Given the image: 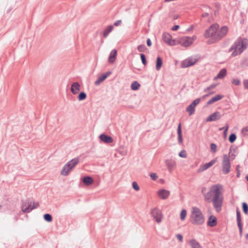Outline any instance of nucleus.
Instances as JSON below:
<instances>
[{
	"label": "nucleus",
	"mask_w": 248,
	"mask_h": 248,
	"mask_svg": "<svg viewBox=\"0 0 248 248\" xmlns=\"http://www.w3.org/2000/svg\"><path fill=\"white\" fill-rule=\"evenodd\" d=\"M186 210L185 209H183L180 213V218L182 220H183L186 218Z\"/></svg>",
	"instance_id": "38"
},
{
	"label": "nucleus",
	"mask_w": 248,
	"mask_h": 248,
	"mask_svg": "<svg viewBox=\"0 0 248 248\" xmlns=\"http://www.w3.org/2000/svg\"><path fill=\"white\" fill-rule=\"evenodd\" d=\"M38 206L39 204L38 203H35V202H33V205H32V202L29 199H28L23 203L21 206V209L24 213H29Z\"/></svg>",
	"instance_id": "8"
},
{
	"label": "nucleus",
	"mask_w": 248,
	"mask_h": 248,
	"mask_svg": "<svg viewBox=\"0 0 248 248\" xmlns=\"http://www.w3.org/2000/svg\"><path fill=\"white\" fill-rule=\"evenodd\" d=\"M121 23H122V20H118L114 22V25L115 26H118L120 25L121 24Z\"/></svg>",
	"instance_id": "51"
},
{
	"label": "nucleus",
	"mask_w": 248,
	"mask_h": 248,
	"mask_svg": "<svg viewBox=\"0 0 248 248\" xmlns=\"http://www.w3.org/2000/svg\"><path fill=\"white\" fill-rule=\"evenodd\" d=\"M219 28V25L217 23L212 24L208 29H207L203 34L204 37L205 38H211V40L207 41L208 44L212 43H215L216 42H214V38L215 37L217 31H218Z\"/></svg>",
	"instance_id": "3"
},
{
	"label": "nucleus",
	"mask_w": 248,
	"mask_h": 248,
	"mask_svg": "<svg viewBox=\"0 0 248 248\" xmlns=\"http://www.w3.org/2000/svg\"><path fill=\"white\" fill-rule=\"evenodd\" d=\"M163 65V61L161 58L159 56H158L156 58V65L155 68L157 71H159L160 70L161 67Z\"/></svg>",
	"instance_id": "27"
},
{
	"label": "nucleus",
	"mask_w": 248,
	"mask_h": 248,
	"mask_svg": "<svg viewBox=\"0 0 248 248\" xmlns=\"http://www.w3.org/2000/svg\"><path fill=\"white\" fill-rule=\"evenodd\" d=\"M231 156H232V159H234L235 156V155L233 154H232L231 155Z\"/></svg>",
	"instance_id": "60"
},
{
	"label": "nucleus",
	"mask_w": 248,
	"mask_h": 248,
	"mask_svg": "<svg viewBox=\"0 0 248 248\" xmlns=\"http://www.w3.org/2000/svg\"><path fill=\"white\" fill-rule=\"evenodd\" d=\"M200 98L194 100L186 108V110L189 112V115L193 114L195 112V107L200 103Z\"/></svg>",
	"instance_id": "14"
},
{
	"label": "nucleus",
	"mask_w": 248,
	"mask_h": 248,
	"mask_svg": "<svg viewBox=\"0 0 248 248\" xmlns=\"http://www.w3.org/2000/svg\"><path fill=\"white\" fill-rule=\"evenodd\" d=\"M176 238L179 240V241L181 242H183V237L182 234H177L176 235Z\"/></svg>",
	"instance_id": "47"
},
{
	"label": "nucleus",
	"mask_w": 248,
	"mask_h": 248,
	"mask_svg": "<svg viewBox=\"0 0 248 248\" xmlns=\"http://www.w3.org/2000/svg\"><path fill=\"white\" fill-rule=\"evenodd\" d=\"M102 81L101 80H100V79L98 78L97 80L95 81V85H96V86H98L99 85L101 82H102Z\"/></svg>",
	"instance_id": "52"
},
{
	"label": "nucleus",
	"mask_w": 248,
	"mask_h": 248,
	"mask_svg": "<svg viewBox=\"0 0 248 248\" xmlns=\"http://www.w3.org/2000/svg\"><path fill=\"white\" fill-rule=\"evenodd\" d=\"M236 220H237V226L239 228L240 235L242 236V230H243V225L241 222L240 211H239V210L238 208L236 209Z\"/></svg>",
	"instance_id": "16"
},
{
	"label": "nucleus",
	"mask_w": 248,
	"mask_h": 248,
	"mask_svg": "<svg viewBox=\"0 0 248 248\" xmlns=\"http://www.w3.org/2000/svg\"><path fill=\"white\" fill-rule=\"evenodd\" d=\"M232 82V84L237 86H239L240 84V81L238 78L233 79Z\"/></svg>",
	"instance_id": "42"
},
{
	"label": "nucleus",
	"mask_w": 248,
	"mask_h": 248,
	"mask_svg": "<svg viewBox=\"0 0 248 248\" xmlns=\"http://www.w3.org/2000/svg\"><path fill=\"white\" fill-rule=\"evenodd\" d=\"M113 29V26L112 25L109 26L107 29H106L103 31V36L104 37H107L108 34L112 31Z\"/></svg>",
	"instance_id": "30"
},
{
	"label": "nucleus",
	"mask_w": 248,
	"mask_h": 248,
	"mask_svg": "<svg viewBox=\"0 0 248 248\" xmlns=\"http://www.w3.org/2000/svg\"><path fill=\"white\" fill-rule=\"evenodd\" d=\"M193 40L190 37H184L181 38L180 40V44L181 46L187 47L190 46L193 43Z\"/></svg>",
	"instance_id": "15"
},
{
	"label": "nucleus",
	"mask_w": 248,
	"mask_h": 248,
	"mask_svg": "<svg viewBox=\"0 0 248 248\" xmlns=\"http://www.w3.org/2000/svg\"><path fill=\"white\" fill-rule=\"evenodd\" d=\"M221 195V194H218V193L217 192L216 196H214V198L212 200L214 207L218 213L220 212L222 209L223 197Z\"/></svg>",
	"instance_id": "6"
},
{
	"label": "nucleus",
	"mask_w": 248,
	"mask_h": 248,
	"mask_svg": "<svg viewBox=\"0 0 248 248\" xmlns=\"http://www.w3.org/2000/svg\"><path fill=\"white\" fill-rule=\"evenodd\" d=\"M248 132V126H246L242 128L241 132L244 135H246L247 133Z\"/></svg>",
	"instance_id": "44"
},
{
	"label": "nucleus",
	"mask_w": 248,
	"mask_h": 248,
	"mask_svg": "<svg viewBox=\"0 0 248 248\" xmlns=\"http://www.w3.org/2000/svg\"><path fill=\"white\" fill-rule=\"evenodd\" d=\"M198 61V59L190 57L183 60L181 64V67L183 68L194 65Z\"/></svg>",
	"instance_id": "11"
},
{
	"label": "nucleus",
	"mask_w": 248,
	"mask_h": 248,
	"mask_svg": "<svg viewBox=\"0 0 248 248\" xmlns=\"http://www.w3.org/2000/svg\"><path fill=\"white\" fill-rule=\"evenodd\" d=\"M221 188V186L219 184L212 186L210 190L204 196L205 200L208 202H210L212 201L211 200H212V199L213 195L214 196H216L217 192L218 193V194L222 193Z\"/></svg>",
	"instance_id": "5"
},
{
	"label": "nucleus",
	"mask_w": 248,
	"mask_h": 248,
	"mask_svg": "<svg viewBox=\"0 0 248 248\" xmlns=\"http://www.w3.org/2000/svg\"><path fill=\"white\" fill-rule=\"evenodd\" d=\"M217 220L216 217L211 216H210L207 222V225L211 227H214L217 225Z\"/></svg>",
	"instance_id": "23"
},
{
	"label": "nucleus",
	"mask_w": 248,
	"mask_h": 248,
	"mask_svg": "<svg viewBox=\"0 0 248 248\" xmlns=\"http://www.w3.org/2000/svg\"><path fill=\"white\" fill-rule=\"evenodd\" d=\"M216 86V84H212L210 86H209V87H207L206 88H205L204 89V91L206 92L208 91H209V90H211L212 89H213V88H215Z\"/></svg>",
	"instance_id": "45"
},
{
	"label": "nucleus",
	"mask_w": 248,
	"mask_h": 248,
	"mask_svg": "<svg viewBox=\"0 0 248 248\" xmlns=\"http://www.w3.org/2000/svg\"><path fill=\"white\" fill-rule=\"evenodd\" d=\"M210 148H211V151L213 153H215L217 152V146L215 143H212L210 144Z\"/></svg>",
	"instance_id": "40"
},
{
	"label": "nucleus",
	"mask_w": 248,
	"mask_h": 248,
	"mask_svg": "<svg viewBox=\"0 0 248 248\" xmlns=\"http://www.w3.org/2000/svg\"><path fill=\"white\" fill-rule=\"evenodd\" d=\"M102 81L101 80H100V79L98 78L97 80L95 81V85H96V86H98L99 85L101 82H102Z\"/></svg>",
	"instance_id": "54"
},
{
	"label": "nucleus",
	"mask_w": 248,
	"mask_h": 248,
	"mask_svg": "<svg viewBox=\"0 0 248 248\" xmlns=\"http://www.w3.org/2000/svg\"><path fill=\"white\" fill-rule=\"evenodd\" d=\"M150 214L157 223H160L162 221L163 215L162 211L158 208L155 207L152 209Z\"/></svg>",
	"instance_id": "9"
},
{
	"label": "nucleus",
	"mask_w": 248,
	"mask_h": 248,
	"mask_svg": "<svg viewBox=\"0 0 248 248\" xmlns=\"http://www.w3.org/2000/svg\"><path fill=\"white\" fill-rule=\"evenodd\" d=\"M189 244L191 248H202L200 243L194 239H191L189 242Z\"/></svg>",
	"instance_id": "25"
},
{
	"label": "nucleus",
	"mask_w": 248,
	"mask_h": 248,
	"mask_svg": "<svg viewBox=\"0 0 248 248\" xmlns=\"http://www.w3.org/2000/svg\"><path fill=\"white\" fill-rule=\"evenodd\" d=\"M80 91V85L77 82L73 83L71 86V91L74 94H77Z\"/></svg>",
	"instance_id": "20"
},
{
	"label": "nucleus",
	"mask_w": 248,
	"mask_h": 248,
	"mask_svg": "<svg viewBox=\"0 0 248 248\" xmlns=\"http://www.w3.org/2000/svg\"><path fill=\"white\" fill-rule=\"evenodd\" d=\"M228 28L226 26H223L217 31V34L214 38V42H217L221 40L227 34Z\"/></svg>",
	"instance_id": "10"
},
{
	"label": "nucleus",
	"mask_w": 248,
	"mask_h": 248,
	"mask_svg": "<svg viewBox=\"0 0 248 248\" xmlns=\"http://www.w3.org/2000/svg\"><path fill=\"white\" fill-rule=\"evenodd\" d=\"M246 179L247 181L248 182V175H247L246 176Z\"/></svg>",
	"instance_id": "63"
},
{
	"label": "nucleus",
	"mask_w": 248,
	"mask_h": 248,
	"mask_svg": "<svg viewBox=\"0 0 248 248\" xmlns=\"http://www.w3.org/2000/svg\"><path fill=\"white\" fill-rule=\"evenodd\" d=\"M191 222L194 225H200L204 222V217L201 210L197 207L192 208Z\"/></svg>",
	"instance_id": "2"
},
{
	"label": "nucleus",
	"mask_w": 248,
	"mask_h": 248,
	"mask_svg": "<svg viewBox=\"0 0 248 248\" xmlns=\"http://www.w3.org/2000/svg\"><path fill=\"white\" fill-rule=\"evenodd\" d=\"M150 176L151 178H152V179L153 180H156V179L158 177V176L156 175V174L155 173H150Z\"/></svg>",
	"instance_id": "46"
},
{
	"label": "nucleus",
	"mask_w": 248,
	"mask_h": 248,
	"mask_svg": "<svg viewBox=\"0 0 248 248\" xmlns=\"http://www.w3.org/2000/svg\"><path fill=\"white\" fill-rule=\"evenodd\" d=\"M147 45L148 46H151L152 45L151 40L150 38H148L147 40Z\"/></svg>",
	"instance_id": "56"
},
{
	"label": "nucleus",
	"mask_w": 248,
	"mask_h": 248,
	"mask_svg": "<svg viewBox=\"0 0 248 248\" xmlns=\"http://www.w3.org/2000/svg\"><path fill=\"white\" fill-rule=\"evenodd\" d=\"M217 158L216 157V158L212 160L209 162L205 163L202 165L200 166V168L197 170V172L201 173V172L205 170H206L208 169L211 166H212L217 161Z\"/></svg>",
	"instance_id": "13"
},
{
	"label": "nucleus",
	"mask_w": 248,
	"mask_h": 248,
	"mask_svg": "<svg viewBox=\"0 0 248 248\" xmlns=\"http://www.w3.org/2000/svg\"><path fill=\"white\" fill-rule=\"evenodd\" d=\"M227 74V70L225 68L221 69L217 74L215 78H223Z\"/></svg>",
	"instance_id": "29"
},
{
	"label": "nucleus",
	"mask_w": 248,
	"mask_h": 248,
	"mask_svg": "<svg viewBox=\"0 0 248 248\" xmlns=\"http://www.w3.org/2000/svg\"><path fill=\"white\" fill-rule=\"evenodd\" d=\"M83 182L86 186H90L93 183V179L91 176H85L83 178Z\"/></svg>",
	"instance_id": "26"
},
{
	"label": "nucleus",
	"mask_w": 248,
	"mask_h": 248,
	"mask_svg": "<svg viewBox=\"0 0 248 248\" xmlns=\"http://www.w3.org/2000/svg\"><path fill=\"white\" fill-rule=\"evenodd\" d=\"M208 15H209V14L208 13L205 12V13H204L202 14V17H206V16H208Z\"/></svg>",
	"instance_id": "58"
},
{
	"label": "nucleus",
	"mask_w": 248,
	"mask_h": 248,
	"mask_svg": "<svg viewBox=\"0 0 248 248\" xmlns=\"http://www.w3.org/2000/svg\"><path fill=\"white\" fill-rule=\"evenodd\" d=\"M225 129V127H221V128H219V130L220 131H221V130H223V129Z\"/></svg>",
	"instance_id": "62"
},
{
	"label": "nucleus",
	"mask_w": 248,
	"mask_h": 248,
	"mask_svg": "<svg viewBox=\"0 0 248 248\" xmlns=\"http://www.w3.org/2000/svg\"><path fill=\"white\" fill-rule=\"evenodd\" d=\"M79 163V158H74L66 163L63 167L61 174L63 176H67L69 171Z\"/></svg>",
	"instance_id": "4"
},
{
	"label": "nucleus",
	"mask_w": 248,
	"mask_h": 248,
	"mask_svg": "<svg viewBox=\"0 0 248 248\" xmlns=\"http://www.w3.org/2000/svg\"><path fill=\"white\" fill-rule=\"evenodd\" d=\"M206 188L205 187H203L202 189V193L203 196L206 193Z\"/></svg>",
	"instance_id": "57"
},
{
	"label": "nucleus",
	"mask_w": 248,
	"mask_h": 248,
	"mask_svg": "<svg viewBox=\"0 0 248 248\" xmlns=\"http://www.w3.org/2000/svg\"><path fill=\"white\" fill-rule=\"evenodd\" d=\"M102 81L101 80H100V79L98 78L97 80L95 81V85H96V86H98L99 85L101 82H102Z\"/></svg>",
	"instance_id": "53"
},
{
	"label": "nucleus",
	"mask_w": 248,
	"mask_h": 248,
	"mask_svg": "<svg viewBox=\"0 0 248 248\" xmlns=\"http://www.w3.org/2000/svg\"><path fill=\"white\" fill-rule=\"evenodd\" d=\"M111 74V72H107V73H106L105 74H103V75H101L99 77V78L100 79V80H101L102 81H103Z\"/></svg>",
	"instance_id": "35"
},
{
	"label": "nucleus",
	"mask_w": 248,
	"mask_h": 248,
	"mask_svg": "<svg viewBox=\"0 0 248 248\" xmlns=\"http://www.w3.org/2000/svg\"><path fill=\"white\" fill-rule=\"evenodd\" d=\"M178 142L179 144H181L183 142V138L181 130V124L179 123L177 128Z\"/></svg>",
	"instance_id": "24"
},
{
	"label": "nucleus",
	"mask_w": 248,
	"mask_h": 248,
	"mask_svg": "<svg viewBox=\"0 0 248 248\" xmlns=\"http://www.w3.org/2000/svg\"><path fill=\"white\" fill-rule=\"evenodd\" d=\"M231 162L229 156L224 154L223 155L222 171L223 174H227L230 172Z\"/></svg>",
	"instance_id": "7"
},
{
	"label": "nucleus",
	"mask_w": 248,
	"mask_h": 248,
	"mask_svg": "<svg viewBox=\"0 0 248 248\" xmlns=\"http://www.w3.org/2000/svg\"><path fill=\"white\" fill-rule=\"evenodd\" d=\"M165 164L169 169V171H170L176 165L175 161L172 159H167L165 161Z\"/></svg>",
	"instance_id": "22"
},
{
	"label": "nucleus",
	"mask_w": 248,
	"mask_h": 248,
	"mask_svg": "<svg viewBox=\"0 0 248 248\" xmlns=\"http://www.w3.org/2000/svg\"><path fill=\"white\" fill-rule=\"evenodd\" d=\"M87 94L84 92H80L78 96V100L79 101L85 100Z\"/></svg>",
	"instance_id": "32"
},
{
	"label": "nucleus",
	"mask_w": 248,
	"mask_h": 248,
	"mask_svg": "<svg viewBox=\"0 0 248 248\" xmlns=\"http://www.w3.org/2000/svg\"><path fill=\"white\" fill-rule=\"evenodd\" d=\"M162 39L164 42L166 43L170 46H174L175 45V41L173 39H172L171 35L167 32H165L162 35Z\"/></svg>",
	"instance_id": "12"
},
{
	"label": "nucleus",
	"mask_w": 248,
	"mask_h": 248,
	"mask_svg": "<svg viewBox=\"0 0 248 248\" xmlns=\"http://www.w3.org/2000/svg\"><path fill=\"white\" fill-rule=\"evenodd\" d=\"M180 26L179 25H174L172 28H171V30L172 31H176L179 28Z\"/></svg>",
	"instance_id": "55"
},
{
	"label": "nucleus",
	"mask_w": 248,
	"mask_h": 248,
	"mask_svg": "<svg viewBox=\"0 0 248 248\" xmlns=\"http://www.w3.org/2000/svg\"><path fill=\"white\" fill-rule=\"evenodd\" d=\"M223 96L222 95L217 94V95H216L215 96L213 97L211 99L209 100L207 104V105L212 104L213 103L220 100L221 99H222L223 98Z\"/></svg>",
	"instance_id": "28"
},
{
	"label": "nucleus",
	"mask_w": 248,
	"mask_h": 248,
	"mask_svg": "<svg viewBox=\"0 0 248 248\" xmlns=\"http://www.w3.org/2000/svg\"><path fill=\"white\" fill-rule=\"evenodd\" d=\"M244 86L245 89H248V79L244 81Z\"/></svg>",
	"instance_id": "50"
},
{
	"label": "nucleus",
	"mask_w": 248,
	"mask_h": 248,
	"mask_svg": "<svg viewBox=\"0 0 248 248\" xmlns=\"http://www.w3.org/2000/svg\"><path fill=\"white\" fill-rule=\"evenodd\" d=\"M221 115L218 111H216L211 114L206 119L207 122L215 121L220 119Z\"/></svg>",
	"instance_id": "17"
},
{
	"label": "nucleus",
	"mask_w": 248,
	"mask_h": 248,
	"mask_svg": "<svg viewBox=\"0 0 248 248\" xmlns=\"http://www.w3.org/2000/svg\"><path fill=\"white\" fill-rule=\"evenodd\" d=\"M239 167H240L239 165H237L236 166V171H237L236 176H237V177H239L240 175V171L239 170Z\"/></svg>",
	"instance_id": "49"
},
{
	"label": "nucleus",
	"mask_w": 248,
	"mask_h": 248,
	"mask_svg": "<svg viewBox=\"0 0 248 248\" xmlns=\"http://www.w3.org/2000/svg\"><path fill=\"white\" fill-rule=\"evenodd\" d=\"M100 140L106 143H110L113 142V139L109 136L102 134L99 136Z\"/></svg>",
	"instance_id": "19"
},
{
	"label": "nucleus",
	"mask_w": 248,
	"mask_h": 248,
	"mask_svg": "<svg viewBox=\"0 0 248 248\" xmlns=\"http://www.w3.org/2000/svg\"><path fill=\"white\" fill-rule=\"evenodd\" d=\"M170 192L164 189H160L158 191V195L162 200H165L169 196Z\"/></svg>",
	"instance_id": "18"
},
{
	"label": "nucleus",
	"mask_w": 248,
	"mask_h": 248,
	"mask_svg": "<svg viewBox=\"0 0 248 248\" xmlns=\"http://www.w3.org/2000/svg\"><path fill=\"white\" fill-rule=\"evenodd\" d=\"M140 56L142 63L144 65H146L147 64V61L145 55L143 53H141Z\"/></svg>",
	"instance_id": "39"
},
{
	"label": "nucleus",
	"mask_w": 248,
	"mask_h": 248,
	"mask_svg": "<svg viewBox=\"0 0 248 248\" xmlns=\"http://www.w3.org/2000/svg\"><path fill=\"white\" fill-rule=\"evenodd\" d=\"M44 219L47 222H50L52 220V217L49 214H45L44 215Z\"/></svg>",
	"instance_id": "33"
},
{
	"label": "nucleus",
	"mask_w": 248,
	"mask_h": 248,
	"mask_svg": "<svg viewBox=\"0 0 248 248\" xmlns=\"http://www.w3.org/2000/svg\"><path fill=\"white\" fill-rule=\"evenodd\" d=\"M228 128H229V125L227 124H226L224 132H223V134H224V136L226 135Z\"/></svg>",
	"instance_id": "48"
},
{
	"label": "nucleus",
	"mask_w": 248,
	"mask_h": 248,
	"mask_svg": "<svg viewBox=\"0 0 248 248\" xmlns=\"http://www.w3.org/2000/svg\"><path fill=\"white\" fill-rule=\"evenodd\" d=\"M140 84L137 81H135L131 84V88L133 91H136L139 89L140 87Z\"/></svg>",
	"instance_id": "31"
},
{
	"label": "nucleus",
	"mask_w": 248,
	"mask_h": 248,
	"mask_svg": "<svg viewBox=\"0 0 248 248\" xmlns=\"http://www.w3.org/2000/svg\"><path fill=\"white\" fill-rule=\"evenodd\" d=\"M231 149H230V152H229V155L230 154V153H231Z\"/></svg>",
	"instance_id": "64"
},
{
	"label": "nucleus",
	"mask_w": 248,
	"mask_h": 248,
	"mask_svg": "<svg viewBox=\"0 0 248 248\" xmlns=\"http://www.w3.org/2000/svg\"><path fill=\"white\" fill-rule=\"evenodd\" d=\"M247 240H248V233H247L245 235Z\"/></svg>",
	"instance_id": "61"
},
{
	"label": "nucleus",
	"mask_w": 248,
	"mask_h": 248,
	"mask_svg": "<svg viewBox=\"0 0 248 248\" xmlns=\"http://www.w3.org/2000/svg\"><path fill=\"white\" fill-rule=\"evenodd\" d=\"M132 187L136 191H138L140 189V187L136 182H133Z\"/></svg>",
	"instance_id": "41"
},
{
	"label": "nucleus",
	"mask_w": 248,
	"mask_h": 248,
	"mask_svg": "<svg viewBox=\"0 0 248 248\" xmlns=\"http://www.w3.org/2000/svg\"><path fill=\"white\" fill-rule=\"evenodd\" d=\"M179 155L181 157L186 158V151L185 150L181 151L179 153Z\"/></svg>",
	"instance_id": "43"
},
{
	"label": "nucleus",
	"mask_w": 248,
	"mask_h": 248,
	"mask_svg": "<svg viewBox=\"0 0 248 248\" xmlns=\"http://www.w3.org/2000/svg\"><path fill=\"white\" fill-rule=\"evenodd\" d=\"M248 46V40L246 38L238 37L230 48L229 51L232 52V56H236L241 54Z\"/></svg>",
	"instance_id": "1"
},
{
	"label": "nucleus",
	"mask_w": 248,
	"mask_h": 248,
	"mask_svg": "<svg viewBox=\"0 0 248 248\" xmlns=\"http://www.w3.org/2000/svg\"><path fill=\"white\" fill-rule=\"evenodd\" d=\"M242 206L243 212L247 215L248 213V205L247 203L246 202H243Z\"/></svg>",
	"instance_id": "36"
},
{
	"label": "nucleus",
	"mask_w": 248,
	"mask_h": 248,
	"mask_svg": "<svg viewBox=\"0 0 248 248\" xmlns=\"http://www.w3.org/2000/svg\"><path fill=\"white\" fill-rule=\"evenodd\" d=\"M193 28H194V26L193 25H192L190 26V27L188 29H187V31H190L192 30Z\"/></svg>",
	"instance_id": "59"
},
{
	"label": "nucleus",
	"mask_w": 248,
	"mask_h": 248,
	"mask_svg": "<svg viewBox=\"0 0 248 248\" xmlns=\"http://www.w3.org/2000/svg\"><path fill=\"white\" fill-rule=\"evenodd\" d=\"M147 49L146 46L143 45H140L137 47V49L140 52H144Z\"/></svg>",
	"instance_id": "37"
},
{
	"label": "nucleus",
	"mask_w": 248,
	"mask_h": 248,
	"mask_svg": "<svg viewBox=\"0 0 248 248\" xmlns=\"http://www.w3.org/2000/svg\"><path fill=\"white\" fill-rule=\"evenodd\" d=\"M236 139V136L234 133H232L229 137V140L230 143H233Z\"/></svg>",
	"instance_id": "34"
},
{
	"label": "nucleus",
	"mask_w": 248,
	"mask_h": 248,
	"mask_svg": "<svg viewBox=\"0 0 248 248\" xmlns=\"http://www.w3.org/2000/svg\"><path fill=\"white\" fill-rule=\"evenodd\" d=\"M117 53V51L115 49H112L111 51L108 60L109 63H112L115 61L116 59Z\"/></svg>",
	"instance_id": "21"
}]
</instances>
